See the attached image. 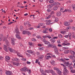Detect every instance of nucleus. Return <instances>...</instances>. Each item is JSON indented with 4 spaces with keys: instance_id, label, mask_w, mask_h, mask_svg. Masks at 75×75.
<instances>
[{
    "instance_id": "obj_3",
    "label": "nucleus",
    "mask_w": 75,
    "mask_h": 75,
    "mask_svg": "<svg viewBox=\"0 0 75 75\" xmlns=\"http://www.w3.org/2000/svg\"><path fill=\"white\" fill-rule=\"evenodd\" d=\"M20 71H23L24 72H26V71H28V69L27 68V67H25L22 69H20Z\"/></svg>"
},
{
    "instance_id": "obj_10",
    "label": "nucleus",
    "mask_w": 75,
    "mask_h": 75,
    "mask_svg": "<svg viewBox=\"0 0 75 75\" xmlns=\"http://www.w3.org/2000/svg\"><path fill=\"white\" fill-rule=\"evenodd\" d=\"M4 50L6 52H7L8 51V50H7V46H6V45H4Z\"/></svg>"
},
{
    "instance_id": "obj_38",
    "label": "nucleus",
    "mask_w": 75,
    "mask_h": 75,
    "mask_svg": "<svg viewBox=\"0 0 75 75\" xmlns=\"http://www.w3.org/2000/svg\"><path fill=\"white\" fill-rule=\"evenodd\" d=\"M23 34H27V31L24 30L23 32Z\"/></svg>"
},
{
    "instance_id": "obj_62",
    "label": "nucleus",
    "mask_w": 75,
    "mask_h": 75,
    "mask_svg": "<svg viewBox=\"0 0 75 75\" xmlns=\"http://www.w3.org/2000/svg\"><path fill=\"white\" fill-rule=\"evenodd\" d=\"M42 41L44 42H45V41H46V40H45V39L43 38V39H42Z\"/></svg>"
},
{
    "instance_id": "obj_37",
    "label": "nucleus",
    "mask_w": 75,
    "mask_h": 75,
    "mask_svg": "<svg viewBox=\"0 0 75 75\" xmlns=\"http://www.w3.org/2000/svg\"><path fill=\"white\" fill-rule=\"evenodd\" d=\"M58 9V7H57L55 6L54 8H53V10H57Z\"/></svg>"
},
{
    "instance_id": "obj_61",
    "label": "nucleus",
    "mask_w": 75,
    "mask_h": 75,
    "mask_svg": "<svg viewBox=\"0 0 75 75\" xmlns=\"http://www.w3.org/2000/svg\"><path fill=\"white\" fill-rule=\"evenodd\" d=\"M16 62H12V64H13V65H16Z\"/></svg>"
},
{
    "instance_id": "obj_63",
    "label": "nucleus",
    "mask_w": 75,
    "mask_h": 75,
    "mask_svg": "<svg viewBox=\"0 0 75 75\" xmlns=\"http://www.w3.org/2000/svg\"><path fill=\"white\" fill-rule=\"evenodd\" d=\"M50 14H51V15H52V14H54V11H52L50 13Z\"/></svg>"
},
{
    "instance_id": "obj_45",
    "label": "nucleus",
    "mask_w": 75,
    "mask_h": 75,
    "mask_svg": "<svg viewBox=\"0 0 75 75\" xmlns=\"http://www.w3.org/2000/svg\"><path fill=\"white\" fill-rule=\"evenodd\" d=\"M31 40L32 41H36V39L34 38H33L31 39Z\"/></svg>"
},
{
    "instance_id": "obj_34",
    "label": "nucleus",
    "mask_w": 75,
    "mask_h": 75,
    "mask_svg": "<svg viewBox=\"0 0 75 75\" xmlns=\"http://www.w3.org/2000/svg\"><path fill=\"white\" fill-rule=\"evenodd\" d=\"M45 72H46V73H50V70H46Z\"/></svg>"
},
{
    "instance_id": "obj_55",
    "label": "nucleus",
    "mask_w": 75,
    "mask_h": 75,
    "mask_svg": "<svg viewBox=\"0 0 75 75\" xmlns=\"http://www.w3.org/2000/svg\"><path fill=\"white\" fill-rule=\"evenodd\" d=\"M49 31H50V32H52V29L51 28H50L49 29Z\"/></svg>"
},
{
    "instance_id": "obj_42",
    "label": "nucleus",
    "mask_w": 75,
    "mask_h": 75,
    "mask_svg": "<svg viewBox=\"0 0 75 75\" xmlns=\"http://www.w3.org/2000/svg\"><path fill=\"white\" fill-rule=\"evenodd\" d=\"M58 21V19L57 18H55V22H57Z\"/></svg>"
},
{
    "instance_id": "obj_43",
    "label": "nucleus",
    "mask_w": 75,
    "mask_h": 75,
    "mask_svg": "<svg viewBox=\"0 0 75 75\" xmlns=\"http://www.w3.org/2000/svg\"><path fill=\"white\" fill-rule=\"evenodd\" d=\"M62 61V62H65V59H60Z\"/></svg>"
},
{
    "instance_id": "obj_12",
    "label": "nucleus",
    "mask_w": 75,
    "mask_h": 75,
    "mask_svg": "<svg viewBox=\"0 0 75 75\" xmlns=\"http://www.w3.org/2000/svg\"><path fill=\"white\" fill-rule=\"evenodd\" d=\"M61 15V13L60 12H57V17H59Z\"/></svg>"
},
{
    "instance_id": "obj_51",
    "label": "nucleus",
    "mask_w": 75,
    "mask_h": 75,
    "mask_svg": "<svg viewBox=\"0 0 75 75\" xmlns=\"http://www.w3.org/2000/svg\"><path fill=\"white\" fill-rule=\"evenodd\" d=\"M72 8L75 7V4H73L72 5Z\"/></svg>"
},
{
    "instance_id": "obj_7",
    "label": "nucleus",
    "mask_w": 75,
    "mask_h": 75,
    "mask_svg": "<svg viewBox=\"0 0 75 75\" xmlns=\"http://www.w3.org/2000/svg\"><path fill=\"white\" fill-rule=\"evenodd\" d=\"M50 40L52 44H54L55 42V40L53 38H51Z\"/></svg>"
},
{
    "instance_id": "obj_46",
    "label": "nucleus",
    "mask_w": 75,
    "mask_h": 75,
    "mask_svg": "<svg viewBox=\"0 0 75 75\" xmlns=\"http://www.w3.org/2000/svg\"><path fill=\"white\" fill-rule=\"evenodd\" d=\"M14 23V22H10L9 23H8V25H11V24H13V23Z\"/></svg>"
},
{
    "instance_id": "obj_48",
    "label": "nucleus",
    "mask_w": 75,
    "mask_h": 75,
    "mask_svg": "<svg viewBox=\"0 0 75 75\" xmlns=\"http://www.w3.org/2000/svg\"><path fill=\"white\" fill-rule=\"evenodd\" d=\"M54 51H58V49H57V47H56V48L54 49Z\"/></svg>"
},
{
    "instance_id": "obj_20",
    "label": "nucleus",
    "mask_w": 75,
    "mask_h": 75,
    "mask_svg": "<svg viewBox=\"0 0 75 75\" xmlns=\"http://www.w3.org/2000/svg\"><path fill=\"white\" fill-rule=\"evenodd\" d=\"M48 8V9L47 10V12H51L52 11V9L51 8Z\"/></svg>"
},
{
    "instance_id": "obj_33",
    "label": "nucleus",
    "mask_w": 75,
    "mask_h": 75,
    "mask_svg": "<svg viewBox=\"0 0 75 75\" xmlns=\"http://www.w3.org/2000/svg\"><path fill=\"white\" fill-rule=\"evenodd\" d=\"M68 67L70 70H72L73 69V67L69 65Z\"/></svg>"
},
{
    "instance_id": "obj_25",
    "label": "nucleus",
    "mask_w": 75,
    "mask_h": 75,
    "mask_svg": "<svg viewBox=\"0 0 75 75\" xmlns=\"http://www.w3.org/2000/svg\"><path fill=\"white\" fill-rule=\"evenodd\" d=\"M57 4H59L60 5L61 4H59V3L57 2H54V4H53V5L54 6H55L56 5H57Z\"/></svg>"
},
{
    "instance_id": "obj_60",
    "label": "nucleus",
    "mask_w": 75,
    "mask_h": 75,
    "mask_svg": "<svg viewBox=\"0 0 75 75\" xmlns=\"http://www.w3.org/2000/svg\"><path fill=\"white\" fill-rule=\"evenodd\" d=\"M39 50H43V49L42 48V47H39Z\"/></svg>"
},
{
    "instance_id": "obj_31",
    "label": "nucleus",
    "mask_w": 75,
    "mask_h": 75,
    "mask_svg": "<svg viewBox=\"0 0 75 75\" xmlns=\"http://www.w3.org/2000/svg\"><path fill=\"white\" fill-rule=\"evenodd\" d=\"M40 71L41 73H42V74H44V70H43L42 69H40Z\"/></svg>"
},
{
    "instance_id": "obj_13",
    "label": "nucleus",
    "mask_w": 75,
    "mask_h": 75,
    "mask_svg": "<svg viewBox=\"0 0 75 75\" xmlns=\"http://www.w3.org/2000/svg\"><path fill=\"white\" fill-rule=\"evenodd\" d=\"M64 63V64L67 67H68V65L69 64V62H65Z\"/></svg>"
},
{
    "instance_id": "obj_11",
    "label": "nucleus",
    "mask_w": 75,
    "mask_h": 75,
    "mask_svg": "<svg viewBox=\"0 0 75 75\" xmlns=\"http://www.w3.org/2000/svg\"><path fill=\"white\" fill-rule=\"evenodd\" d=\"M16 36L18 39L19 40H21V36L18 35H16Z\"/></svg>"
},
{
    "instance_id": "obj_36",
    "label": "nucleus",
    "mask_w": 75,
    "mask_h": 75,
    "mask_svg": "<svg viewBox=\"0 0 75 75\" xmlns=\"http://www.w3.org/2000/svg\"><path fill=\"white\" fill-rule=\"evenodd\" d=\"M27 34L28 35H31V33L30 32L28 31V32H26V34Z\"/></svg>"
},
{
    "instance_id": "obj_28",
    "label": "nucleus",
    "mask_w": 75,
    "mask_h": 75,
    "mask_svg": "<svg viewBox=\"0 0 75 75\" xmlns=\"http://www.w3.org/2000/svg\"><path fill=\"white\" fill-rule=\"evenodd\" d=\"M57 72L58 74H62V72L61 71L59 70V69H58V70L57 71Z\"/></svg>"
},
{
    "instance_id": "obj_16",
    "label": "nucleus",
    "mask_w": 75,
    "mask_h": 75,
    "mask_svg": "<svg viewBox=\"0 0 75 75\" xmlns=\"http://www.w3.org/2000/svg\"><path fill=\"white\" fill-rule=\"evenodd\" d=\"M50 72H51L53 75H54L55 74V72L52 70H50Z\"/></svg>"
},
{
    "instance_id": "obj_6",
    "label": "nucleus",
    "mask_w": 75,
    "mask_h": 75,
    "mask_svg": "<svg viewBox=\"0 0 75 75\" xmlns=\"http://www.w3.org/2000/svg\"><path fill=\"white\" fill-rule=\"evenodd\" d=\"M11 43L12 45H15V42H14V39H11Z\"/></svg>"
},
{
    "instance_id": "obj_32",
    "label": "nucleus",
    "mask_w": 75,
    "mask_h": 75,
    "mask_svg": "<svg viewBox=\"0 0 75 75\" xmlns=\"http://www.w3.org/2000/svg\"><path fill=\"white\" fill-rule=\"evenodd\" d=\"M71 73H75V70H73V69H71Z\"/></svg>"
},
{
    "instance_id": "obj_56",
    "label": "nucleus",
    "mask_w": 75,
    "mask_h": 75,
    "mask_svg": "<svg viewBox=\"0 0 75 75\" xmlns=\"http://www.w3.org/2000/svg\"><path fill=\"white\" fill-rule=\"evenodd\" d=\"M55 53L56 54H57V55H58V54H59V53H58V51H56L55 52Z\"/></svg>"
},
{
    "instance_id": "obj_26",
    "label": "nucleus",
    "mask_w": 75,
    "mask_h": 75,
    "mask_svg": "<svg viewBox=\"0 0 75 75\" xmlns=\"http://www.w3.org/2000/svg\"><path fill=\"white\" fill-rule=\"evenodd\" d=\"M71 33H69L68 34V36L69 37V39L70 40H71Z\"/></svg>"
},
{
    "instance_id": "obj_17",
    "label": "nucleus",
    "mask_w": 75,
    "mask_h": 75,
    "mask_svg": "<svg viewBox=\"0 0 75 75\" xmlns=\"http://www.w3.org/2000/svg\"><path fill=\"white\" fill-rule=\"evenodd\" d=\"M50 72H51L53 75H54L55 74V72L52 70H50Z\"/></svg>"
},
{
    "instance_id": "obj_57",
    "label": "nucleus",
    "mask_w": 75,
    "mask_h": 75,
    "mask_svg": "<svg viewBox=\"0 0 75 75\" xmlns=\"http://www.w3.org/2000/svg\"><path fill=\"white\" fill-rule=\"evenodd\" d=\"M59 69L57 68H56V67H55L54 68V70H56V71H57L58 70V69Z\"/></svg>"
},
{
    "instance_id": "obj_21",
    "label": "nucleus",
    "mask_w": 75,
    "mask_h": 75,
    "mask_svg": "<svg viewBox=\"0 0 75 75\" xmlns=\"http://www.w3.org/2000/svg\"><path fill=\"white\" fill-rule=\"evenodd\" d=\"M51 63L52 64V65H54V64H55V61H54V60H52Z\"/></svg>"
},
{
    "instance_id": "obj_64",
    "label": "nucleus",
    "mask_w": 75,
    "mask_h": 75,
    "mask_svg": "<svg viewBox=\"0 0 75 75\" xmlns=\"http://www.w3.org/2000/svg\"><path fill=\"white\" fill-rule=\"evenodd\" d=\"M63 10H64V9H63V8H61L60 9V12H62V11H63Z\"/></svg>"
},
{
    "instance_id": "obj_22",
    "label": "nucleus",
    "mask_w": 75,
    "mask_h": 75,
    "mask_svg": "<svg viewBox=\"0 0 75 75\" xmlns=\"http://www.w3.org/2000/svg\"><path fill=\"white\" fill-rule=\"evenodd\" d=\"M64 71L65 72H66V74L68 73V71L67 69H64Z\"/></svg>"
},
{
    "instance_id": "obj_15",
    "label": "nucleus",
    "mask_w": 75,
    "mask_h": 75,
    "mask_svg": "<svg viewBox=\"0 0 75 75\" xmlns=\"http://www.w3.org/2000/svg\"><path fill=\"white\" fill-rule=\"evenodd\" d=\"M46 21L47 22V23H46V24L47 25H49V24H50V23H51V21L50 20H49V21L46 20Z\"/></svg>"
},
{
    "instance_id": "obj_49",
    "label": "nucleus",
    "mask_w": 75,
    "mask_h": 75,
    "mask_svg": "<svg viewBox=\"0 0 75 75\" xmlns=\"http://www.w3.org/2000/svg\"><path fill=\"white\" fill-rule=\"evenodd\" d=\"M52 45L51 44H49L48 45V47H52Z\"/></svg>"
},
{
    "instance_id": "obj_58",
    "label": "nucleus",
    "mask_w": 75,
    "mask_h": 75,
    "mask_svg": "<svg viewBox=\"0 0 75 75\" xmlns=\"http://www.w3.org/2000/svg\"><path fill=\"white\" fill-rule=\"evenodd\" d=\"M58 36L59 38H62V35H61V34H59L58 35Z\"/></svg>"
},
{
    "instance_id": "obj_44",
    "label": "nucleus",
    "mask_w": 75,
    "mask_h": 75,
    "mask_svg": "<svg viewBox=\"0 0 75 75\" xmlns=\"http://www.w3.org/2000/svg\"><path fill=\"white\" fill-rule=\"evenodd\" d=\"M29 44L30 45H33V43H32V42H29Z\"/></svg>"
},
{
    "instance_id": "obj_1",
    "label": "nucleus",
    "mask_w": 75,
    "mask_h": 75,
    "mask_svg": "<svg viewBox=\"0 0 75 75\" xmlns=\"http://www.w3.org/2000/svg\"><path fill=\"white\" fill-rule=\"evenodd\" d=\"M3 41H5L6 43L7 44V45L8 47H9L10 45V42H9L8 41V40L6 39V38L5 37H4Z\"/></svg>"
},
{
    "instance_id": "obj_47",
    "label": "nucleus",
    "mask_w": 75,
    "mask_h": 75,
    "mask_svg": "<svg viewBox=\"0 0 75 75\" xmlns=\"http://www.w3.org/2000/svg\"><path fill=\"white\" fill-rule=\"evenodd\" d=\"M72 30L73 31H75V27L74 26H72Z\"/></svg>"
},
{
    "instance_id": "obj_5",
    "label": "nucleus",
    "mask_w": 75,
    "mask_h": 75,
    "mask_svg": "<svg viewBox=\"0 0 75 75\" xmlns=\"http://www.w3.org/2000/svg\"><path fill=\"white\" fill-rule=\"evenodd\" d=\"M14 51H15V52H14V53H16V54L17 53V55L18 56V57H23L22 55L20 54V53H18V52H17L16 51L14 50Z\"/></svg>"
},
{
    "instance_id": "obj_50",
    "label": "nucleus",
    "mask_w": 75,
    "mask_h": 75,
    "mask_svg": "<svg viewBox=\"0 0 75 75\" xmlns=\"http://www.w3.org/2000/svg\"><path fill=\"white\" fill-rule=\"evenodd\" d=\"M47 37L49 38V39H50V38H51V36L49 35H47Z\"/></svg>"
},
{
    "instance_id": "obj_9",
    "label": "nucleus",
    "mask_w": 75,
    "mask_h": 75,
    "mask_svg": "<svg viewBox=\"0 0 75 75\" xmlns=\"http://www.w3.org/2000/svg\"><path fill=\"white\" fill-rule=\"evenodd\" d=\"M8 49L9 50V51H10V52H13L14 51L13 49H12L11 47H8Z\"/></svg>"
},
{
    "instance_id": "obj_29",
    "label": "nucleus",
    "mask_w": 75,
    "mask_h": 75,
    "mask_svg": "<svg viewBox=\"0 0 75 75\" xmlns=\"http://www.w3.org/2000/svg\"><path fill=\"white\" fill-rule=\"evenodd\" d=\"M3 37V36L2 35H0V41L2 40V38Z\"/></svg>"
},
{
    "instance_id": "obj_39",
    "label": "nucleus",
    "mask_w": 75,
    "mask_h": 75,
    "mask_svg": "<svg viewBox=\"0 0 75 75\" xmlns=\"http://www.w3.org/2000/svg\"><path fill=\"white\" fill-rule=\"evenodd\" d=\"M69 58H70V59H71L74 58V57H72V55L69 56Z\"/></svg>"
},
{
    "instance_id": "obj_59",
    "label": "nucleus",
    "mask_w": 75,
    "mask_h": 75,
    "mask_svg": "<svg viewBox=\"0 0 75 75\" xmlns=\"http://www.w3.org/2000/svg\"><path fill=\"white\" fill-rule=\"evenodd\" d=\"M19 65V63L18 62H16V64L15 65H16V66H18Z\"/></svg>"
},
{
    "instance_id": "obj_4",
    "label": "nucleus",
    "mask_w": 75,
    "mask_h": 75,
    "mask_svg": "<svg viewBox=\"0 0 75 75\" xmlns=\"http://www.w3.org/2000/svg\"><path fill=\"white\" fill-rule=\"evenodd\" d=\"M6 74L7 75H12L13 73L11 71H8L6 72Z\"/></svg>"
},
{
    "instance_id": "obj_30",
    "label": "nucleus",
    "mask_w": 75,
    "mask_h": 75,
    "mask_svg": "<svg viewBox=\"0 0 75 75\" xmlns=\"http://www.w3.org/2000/svg\"><path fill=\"white\" fill-rule=\"evenodd\" d=\"M52 7V5H48L47 7V8H51V7Z\"/></svg>"
},
{
    "instance_id": "obj_40",
    "label": "nucleus",
    "mask_w": 75,
    "mask_h": 75,
    "mask_svg": "<svg viewBox=\"0 0 75 75\" xmlns=\"http://www.w3.org/2000/svg\"><path fill=\"white\" fill-rule=\"evenodd\" d=\"M49 3H54V1L52 0H50L49 1Z\"/></svg>"
},
{
    "instance_id": "obj_23",
    "label": "nucleus",
    "mask_w": 75,
    "mask_h": 75,
    "mask_svg": "<svg viewBox=\"0 0 75 75\" xmlns=\"http://www.w3.org/2000/svg\"><path fill=\"white\" fill-rule=\"evenodd\" d=\"M57 47L55 46V45L54 44H53L52 45V48H54H54H56Z\"/></svg>"
},
{
    "instance_id": "obj_2",
    "label": "nucleus",
    "mask_w": 75,
    "mask_h": 75,
    "mask_svg": "<svg viewBox=\"0 0 75 75\" xmlns=\"http://www.w3.org/2000/svg\"><path fill=\"white\" fill-rule=\"evenodd\" d=\"M42 33L44 34H48V31H49V28H46L45 29H43Z\"/></svg>"
},
{
    "instance_id": "obj_27",
    "label": "nucleus",
    "mask_w": 75,
    "mask_h": 75,
    "mask_svg": "<svg viewBox=\"0 0 75 75\" xmlns=\"http://www.w3.org/2000/svg\"><path fill=\"white\" fill-rule=\"evenodd\" d=\"M43 57L44 56H43V55H41L39 57V59H42Z\"/></svg>"
},
{
    "instance_id": "obj_52",
    "label": "nucleus",
    "mask_w": 75,
    "mask_h": 75,
    "mask_svg": "<svg viewBox=\"0 0 75 75\" xmlns=\"http://www.w3.org/2000/svg\"><path fill=\"white\" fill-rule=\"evenodd\" d=\"M45 44H46L47 45H48V42L46 41L45 42Z\"/></svg>"
},
{
    "instance_id": "obj_18",
    "label": "nucleus",
    "mask_w": 75,
    "mask_h": 75,
    "mask_svg": "<svg viewBox=\"0 0 75 75\" xmlns=\"http://www.w3.org/2000/svg\"><path fill=\"white\" fill-rule=\"evenodd\" d=\"M27 52L28 53H29L30 54H33V52H32V51L31 50H27Z\"/></svg>"
},
{
    "instance_id": "obj_53",
    "label": "nucleus",
    "mask_w": 75,
    "mask_h": 75,
    "mask_svg": "<svg viewBox=\"0 0 75 75\" xmlns=\"http://www.w3.org/2000/svg\"><path fill=\"white\" fill-rule=\"evenodd\" d=\"M26 63L27 64H28V65L31 64V62H29L28 61H27Z\"/></svg>"
},
{
    "instance_id": "obj_54",
    "label": "nucleus",
    "mask_w": 75,
    "mask_h": 75,
    "mask_svg": "<svg viewBox=\"0 0 75 75\" xmlns=\"http://www.w3.org/2000/svg\"><path fill=\"white\" fill-rule=\"evenodd\" d=\"M37 38H38V39H40V38H41L40 36H37L36 37Z\"/></svg>"
},
{
    "instance_id": "obj_19",
    "label": "nucleus",
    "mask_w": 75,
    "mask_h": 75,
    "mask_svg": "<svg viewBox=\"0 0 75 75\" xmlns=\"http://www.w3.org/2000/svg\"><path fill=\"white\" fill-rule=\"evenodd\" d=\"M16 34H20V32H19V30H18V29H16Z\"/></svg>"
},
{
    "instance_id": "obj_14",
    "label": "nucleus",
    "mask_w": 75,
    "mask_h": 75,
    "mask_svg": "<svg viewBox=\"0 0 75 75\" xmlns=\"http://www.w3.org/2000/svg\"><path fill=\"white\" fill-rule=\"evenodd\" d=\"M64 24L65 25L68 26L69 25V23L68 22H65L64 23Z\"/></svg>"
},
{
    "instance_id": "obj_8",
    "label": "nucleus",
    "mask_w": 75,
    "mask_h": 75,
    "mask_svg": "<svg viewBox=\"0 0 75 75\" xmlns=\"http://www.w3.org/2000/svg\"><path fill=\"white\" fill-rule=\"evenodd\" d=\"M12 60H13V61H17L18 62L20 61L19 59L17 58H13Z\"/></svg>"
},
{
    "instance_id": "obj_41",
    "label": "nucleus",
    "mask_w": 75,
    "mask_h": 75,
    "mask_svg": "<svg viewBox=\"0 0 75 75\" xmlns=\"http://www.w3.org/2000/svg\"><path fill=\"white\" fill-rule=\"evenodd\" d=\"M71 60H72V62H75V57H74V58H73L72 59H71Z\"/></svg>"
},
{
    "instance_id": "obj_35",
    "label": "nucleus",
    "mask_w": 75,
    "mask_h": 75,
    "mask_svg": "<svg viewBox=\"0 0 75 75\" xmlns=\"http://www.w3.org/2000/svg\"><path fill=\"white\" fill-rule=\"evenodd\" d=\"M69 52V51L68 50H66L65 51V53L66 54H68Z\"/></svg>"
},
{
    "instance_id": "obj_24",
    "label": "nucleus",
    "mask_w": 75,
    "mask_h": 75,
    "mask_svg": "<svg viewBox=\"0 0 75 75\" xmlns=\"http://www.w3.org/2000/svg\"><path fill=\"white\" fill-rule=\"evenodd\" d=\"M5 58L7 59L8 60H9L10 59V57L9 56H6L5 57Z\"/></svg>"
}]
</instances>
